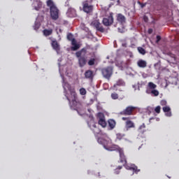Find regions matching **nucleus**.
<instances>
[{
    "instance_id": "1",
    "label": "nucleus",
    "mask_w": 179,
    "mask_h": 179,
    "mask_svg": "<svg viewBox=\"0 0 179 179\" xmlns=\"http://www.w3.org/2000/svg\"><path fill=\"white\" fill-rule=\"evenodd\" d=\"M64 95L69 103L71 108L73 110H76L79 106H80V102L78 99V95L76 94V91L75 88L71 87L68 83H66L64 85Z\"/></svg>"
},
{
    "instance_id": "2",
    "label": "nucleus",
    "mask_w": 179,
    "mask_h": 179,
    "mask_svg": "<svg viewBox=\"0 0 179 179\" xmlns=\"http://www.w3.org/2000/svg\"><path fill=\"white\" fill-rule=\"evenodd\" d=\"M97 142L100 145H103L104 149H106V150H110V152L115 150L116 152H118L120 153L123 150L122 148L117 145H113L111 147L108 148V146L111 143V139H110V138H108V136L99 137L97 140Z\"/></svg>"
},
{
    "instance_id": "3",
    "label": "nucleus",
    "mask_w": 179,
    "mask_h": 179,
    "mask_svg": "<svg viewBox=\"0 0 179 179\" xmlns=\"http://www.w3.org/2000/svg\"><path fill=\"white\" fill-rule=\"evenodd\" d=\"M87 53V50L86 48H83L80 50L76 52V57L78 58V64L80 68H83L86 64H87V57H86V54Z\"/></svg>"
},
{
    "instance_id": "4",
    "label": "nucleus",
    "mask_w": 179,
    "mask_h": 179,
    "mask_svg": "<svg viewBox=\"0 0 179 179\" xmlns=\"http://www.w3.org/2000/svg\"><path fill=\"white\" fill-rule=\"evenodd\" d=\"M47 6L50 8V17H52V20H57L58 17H59V10H58L54 1L48 0Z\"/></svg>"
},
{
    "instance_id": "5",
    "label": "nucleus",
    "mask_w": 179,
    "mask_h": 179,
    "mask_svg": "<svg viewBox=\"0 0 179 179\" xmlns=\"http://www.w3.org/2000/svg\"><path fill=\"white\" fill-rule=\"evenodd\" d=\"M135 110H136V107L129 106H127L122 111L120 112V115H134V113Z\"/></svg>"
},
{
    "instance_id": "6",
    "label": "nucleus",
    "mask_w": 179,
    "mask_h": 179,
    "mask_svg": "<svg viewBox=\"0 0 179 179\" xmlns=\"http://www.w3.org/2000/svg\"><path fill=\"white\" fill-rule=\"evenodd\" d=\"M113 66H108L101 69V73L106 79H110L113 75Z\"/></svg>"
},
{
    "instance_id": "7",
    "label": "nucleus",
    "mask_w": 179,
    "mask_h": 179,
    "mask_svg": "<svg viewBox=\"0 0 179 179\" xmlns=\"http://www.w3.org/2000/svg\"><path fill=\"white\" fill-rule=\"evenodd\" d=\"M98 124L101 125L102 128H106L107 127V122H106V117L104 114L99 113H98Z\"/></svg>"
},
{
    "instance_id": "8",
    "label": "nucleus",
    "mask_w": 179,
    "mask_h": 179,
    "mask_svg": "<svg viewBox=\"0 0 179 179\" xmlns=\"http://www.w3.org/2000/svg\"><path fill=\"white\" fill-rule=\"evenodd\" d=\"M91 26L95 27L97 31H100L101 33H104V28L101 26V24L99 20H95L91 22Z\"/></svg>"
},
{
    "instance_id": "9",
    "label": "nucleus",
    "mask_w": 179,
    "mask_h": 179,
    "mask_svg": "<svg viewBox=\"0 0 179 179\" xmlns=\"http://www.w3.org/2000/svg\"><path fill=\"white\" fill-rule=\"evenodd\" d=\"M103 24L104 26H111L113 23H114V17H113V14H110V15L103 19Z\"/></svg>"
},
{
    "instance_id": "10",
    "label": "nucleus",
    "mask_w": 179,
    "mask_h": 179,
    "mask_svg": "<svg viewBox=\"0 0 179 179\" xmlns=\"http://www.w3.org/2000/svg\"><path fill=\"white\" fill-rule=\"evenodd\" d=\"M83 11L85 12V13H90L93 12V6L89 4L87 1H85L83 3Z\"/></svg>"
},
{
    "instance_id": "11",
    "label": "nucleus",
    "mask_w": 179,
    "mask_h": 179,
    "mask_svg": "<svg viewBox=\"0 0 179 179\" xmlns=\"http://www.w3.org/2000/svg\"><path fill=\"white\" fill-rule=\"evenodd\" d=\"M51 45L53 50L56 51L57 54H59V51H61V46L59 45V43H58V41H57V40L52 41Z\"/></svg>"
},
{
    "instance_id": "12",
    "label": "nucleus",
    "mask_w": 179,
    "mask_h": 179,
    "mask_svg": "<svg viewBox=\"0 0 179 179\" xmlns=\"http://www.w3.org/2000/svg\"><path fill=\"white\" fill-rule=\"evenodd\" d=\"M85 77L86 79H90L92 80L94 78V73L92 70H87L85 72Z\"/></svg>"
},
{
    "instance_id": "13",
    "label": "nucleus",
    "mask_w": 179,
    "mask_h": 179,
    "mask_svg": "<svg viewBox=\"0 0 179 179\" xmlns=\"http://www.w3.org/2000/svg\"><path fill=\"white\" fill-rule=\"evenodd\" d=\"M119 155H120V163H122L123 166H125V164H127V157H125V155L124 154V150L120 151L119 152Z\"/></svg>"
},
{
    "instance_id": "14",
    "label": "nucleus",
    "mask_w": 179,
    "mask_h": 179,
    "mask_svg": "<svg viewBox=\"0 0 179 179\" xmlns=\"http://www.w3.org/2000/svg\"><path fill=\"white\" fill-rule=\"evenodd\" d=\"M124 167L127 170H131L132 171H134V173H136V174H138V173L141 171V170L138 169V166H135L134 164L131 165V166L125 164Z\"/></svg>"
},
{
    "instance_id": "15",
    "label": "nucleus",
    "mask_w": 179,
    "mask_h": 179,
    "mask_svg": "<svg viewBox=\"0 0 179 179\" xmlns=\"http://www.w3.org/2000/svg\"><path fill=\"white\" fill-rule=\"evenodd\" d=\"M69 17H75L76 16V10L73 8H69L66 13Z\"/></svg>"
},
{
    "instance_id": "16",
    "label": "nucleus",
    "mask_w": 179,
    "mask_h": 179,
    "mask_svg": "<svg viewBox=\"0 0 179 179\" xmlns=\"http://www.w3.org/2000/svg\"><path fill=\"white\" fill-rule=\"evenodd\" d=\"M108 125L109 129L112 130V129H114V128H115V126L117 125V122L113 119H109L108 120Z\"/></svg>"
},
{
    "instance_id": "17",
    "label": "nucleus",
    "mask_w": 179,
    "mask_h": 179,
    "mask_svg": "<svg viewBox=\"0 0 179 179\" xmlns=\"http://www.w3.org/2000/svg\"><path fill=\"white\" fill-rule=\"evenodd\" d=\"M125 128L127 129H131V128H135V123L131 120H127L125 122Z\"/></svg>"
},
{
    "instance_id": "18",
    "label": "nucleus",
    "mask_w": 179,
    "mask_h": 179,
    "mask_svg": "<svg viewBox=\"0 0 179 179\" xmlns=\"http://www.w3.org/2000/svg\"><path fill=\"white\" fill-rule=\"evenodd\" d=\"M71 45H73L71 47V51H78V50L80 48V45L77 43L76 40H73V42H71Z\"/></svg>"
},
{
    "instance_id": "19",
    "label": "nucleus",
    "mask_w": 179,
    "mask_h": 179,
    "mask_svg": "<svg viewBox=\"0 0 179 179\" xmlns=\"http://www.w3.org/2000/svg\"><path fill=\"white\" fill-rule=\"evenodd\" d=\"M137 65L138 68H146V66H148V63L143 59H139L137 62Z\"/></svg>"
},
{
    "instance_id": "20",
    "label": "nucleus",
    "mask_w": 179,
    "mask_h": 179,
    "mask_svg": "<svg viewBox=\"0 0 179 179\" xmlns=\"http://www.w3.org/2000/svg\"><path fill=\"white\" fill-rule=\"evenodd\" d=\"M162 110L164 113H166L165 115H166V117H171V108H170L169 106H164Z\"/></svg>"
},
{
    "instance_id": "21",
    "label": "nucleus",
    "mask_w": 179,
    "mask_h": 179,
    "mask_svg": "<svg viewBox=\"0 0 179 179\" xmlns=\"http://www.w3.org/2000/svg\"><path fill=\"white\" fill-rule=\"evenodd\" d=\"M117 22H119L120 23H125V16L122 15V14H118L117 17Z\"/></svg>"
},
{
    "instance_id": "22",
    "label": "nucleus",
    "mask_w": 179,
    "mask_h": 179,
    "mask_svg": "<svg viewBox=\"0 0 179 179\" xmlns=\"http://www.w3.org/2000/svg\"><path fill=\"white\" fill-rule=\"evenodd\" d=\"M145 128H146V124H145V123H143L142 125H141L138 129V132H140L141 134H145V132L146 131V130H145Z\"/></svg>"
},
{
    "instance_id": "23",
    "label": "nucleus",
    "mask_w": 179,
    "mask_h": 179,
    "mask_svg": "<svg viewBox=\"0 0 179 179\" xmlns=\"http://www.w3.org/2000/svg\"><path fill=\"white\" fill-rule=\"evenodd\" d=\"M43 35L45 36V37H48V36H51L52 34V29H44L43 31Z\"/></svg>"
},
{
    "instance_id": "24",
    "label": "nucleus",
    "mask_w": 179,
    "mask_h": 179,
    "mask_svg": "<svg viewBox=\"0 0 179 179\" xmlns=\"http://www.w3.org/2000/svg\"><path fill=\"white\" fill-rule=\"evenodd\" d=\"M117 86H125V83L122 80H119L117 81L116 84L114 85L113 87H117Z\"/></svg>"
},
{
    "instance_id": "25",
    "label": "nucleus",
    "mask_w": 179,
    "mask_h": 179,
    "mask_svg": "<svg viewBox=\"0 0 179 179\" xmlns=\"http://www.w3.org/2000/svg\"><path fill=\"white\" fill-rule=\"evenodd\" d=\"M148 87L149 89H151L152 90L156 89V87H157V85H156L155 83H153L152 82H150L148 84Z\"/></svg>"
},
{
    "instance_id": "26",
    "label": "nucleus",
    "mask_w": 179,
    "mask_h": 179,
    "mask_svg": "<svg viewBox=\"0 0 179 179\" xmlns=\"http://www.w3.org/2000/svg\"><path fill=\"white\" fill-rule=\"evenodd\" d=\"M94 129H92V131L94 132V134H100V132H101V130H100V129L97 128V127H96V124L93 125Z\"/></svg>"
},
{
    "instance_id": "27",
    "label": "nucleus",
    "mask_w": 179,
    "mask_h": 179,
    "mask_svg": "<svg viewBox=\"0 0 179 179\" xmlns=\"http://www.w3.org/2000/svg\"><path fill=\"white\" fill-rule=\"evenodd\" d=\"M67 40H69V41H71V43H73V40H76L75 39V38H73V35L71 33L67 34Z\"/></svg>"
},
{
    "instance_id": "28",
    "label": "nucleus",
    "mask_w": 179,
    "mask_h": 179,
    "mask_svg": "<svg viewBox=\"0 0 179 179\" xmlns=\"http://www.w3.org/2000/svg\"><path fill=\"white\" fill-rule=\"evenodd\" d=\"M138 51L142 55H145V54H146V50L142 47H138Z\"/></svg>"
},
{
    "instance_id": "29",
    "label": "nucleus",
    "mask_w": 179,
    "mask_h": 179,
    "mask_svg": "<svg viewBox=\"0 0 179 179\" xmlns=\"http://www.w3.org/2000/svg\"><path fill=\"white\" fill-rule=\"evenodd\" d=\"M94 62H96V59H94V58L90 59L88 61V65L90 66H92V65H94Z\"/></svg>"
},
{
    "instance_id": "30",
    "label": "nucleus",
    "mask_w": 179,
    "mask_h": 179,
    "mask_svg": "<svg viewBox=\"0 0 179 179\" xmlns=\"http://www.w3.org/2000/svg\"><path fill=\"white\" fill-rule=\"evenodd\" d=\"M124 136H125L124 134L118 133L116 134V139H117L118 141H121V139H122Z\"/></svg>"
},
{
    "instance_id": "31",
    "label": "nucleus",
    "mask_w": 179,
    "mask_h": 179,
    "mask_svg": "<svg viewBox=\"0 0 179 179\" xmlns=\"http://www.w3.org/2000/svg\"><path fill=\"white\" fill-rule=\"evenodd\" d=\"M111 99H113V100H117L118 99V94L114 92L111 94Z\"/></svg>"
},
{
    "instance_id": "32",
    "label": "nucleus",
    "mask_w": 179,
    "mask_h": 179,
    "mask_svg": "<svg viewBox=\"0 0 179 179\" xmlns=\"http://www.w3.org/2000/svg\"><path fill=\"white\" fill-rule=\"evenodd\" d=\"M86 89L85 88H80V94H81V96H85L86 94Z\"/></svg>"
},
{
    "instance_id": "33",
    "label": "nucleus",
    "mask_w": 179,
    "mask_h": 179,
    "mask_svg": "<svg viewBox=\"0 0 179 179\" xmlns=\"http://www.w3.org/2000/svg\"><path fill=\"white\" fill-rule=\"evenodd\" d=\"M137 3H138V5H140V6H141V8H142V9H143V8H145V6H146V5H147V3H141V1H137Z\"/></svg>"
},
{
    "instance_id": "34",
    "label": "nucleus",
    "mask_w": 179,
    "mask_h": 179,
    "mask_svg": "<svg viewBox=\"0 0 179 179\" xmlns=\"http://www.w3.org/2000/svg\"><path fill=\"white\" fill-rule=\"evenodd\" d=\"M151 94H153V96H157L159 94V91L154 89L151 91Z\"/></svg>"
},
{
    "instance_id": "35",
    "label": "nucleus",
    "mask_w": 179,
    "mask_h": 179,
    "mask_svg": "<svg viewBox=\"0 0 179 179\" xmlns=\"http://www.w3.org/2000/svg\"><path fill=\"white\" fill-rule=\"evenodd\" d=\"M160 110H161L160 106H158L155 108V113H157V114H160Z\"/></svg>"
},
{
    "instance_id": "36",
    "label": "nucleus",
    "mask_w": 179,
    "mask_h": 179,
    "mask_svg": "<svg viewBox=\"0 0 179 179\" xmlns=\"http://www.w3.org/2000/svg\"><path fill=\"white\" fill-rule=\"evenodd\" d=\"M122 169V166H119L115 170V173L118 174L120 173V170Z\"/></svg>"
},
{
    "instance_id": "37",
    "label": "nucleus",
    "mask_w": 179,
    "mask_h": 179,
    "mask_svg": "<svg viewBox=\"0 0 179 179\" xmlns=\"http://www.w3.org/2000/svg\"><path fill=\"white\" fill-rule=\"evenodd\" d=\"M161 106H166L167 101L166 100H162L160 102Z\"/></svg>"
},
{
    "instance_id": "38",
    "label": "nucleus",
    "mask_w": 179,
    "mask_h": 179,
    "mask_svg": "<svg viewBox=\"0 0 179 179\" xmlns=\"http://www.w3.org/2000/svg\"><path fill=\"white\" fill-rule=\"evenodd\" d=\"M162 40V37L159 35L157 36V41L156 43H159Z\"/></svg>"
},
{
    "instance_id": "39",
    "label": "nucleus",
    "mask_w": 179,
    "mask_h": 179,
    "mask_svg": "<svg viewBox=\"0 0 179 179\" xmlns=\"http://www.w3.org/2000/svg\"><path fill=\"white\" fill-rule=\"evenodd\" d=\"M152 33H153V29H148V34H152Z\"/></svg>"
},
{
    "instance_id": "40",
    "label": "nucleus",
    "mask_w": 179,
    "mask_h": 179,
    "mask_svg": "<svg viewBox=\"0 0 179 179\" xmlns=\"http://www.w3.org/2000/svg\"><path fill=\"white\" fill-rule=\"evenodd\" d=\"M122 120H123V121H128V120H129V117H122Z\"/></svg>"
},
{
    "instance_id": "41",
    "label": "nucleus",
    "mask_w": 179,
    "mask_h": 179,
    "mask_svg": "<svg viewBox=\"0 0 179 179\" xmlns=\"http://www.w3.org/2000/svg\"><path fill=\"white\" fill-rule=\"evenodd\" d=\"M146 93H148V94L150 93L149 90H146Z\"/></svg>"
},
{
    "instance_id": "42",
    "label": "nucleus",
    "mask_w": 179,
    "mask_h": 179,
    "mask_svg": "<svg viewBox=\"0 0 179 179\" xmlns=\"http://www.w3.org/2000/svg\"><path fill=\"white\" fill-rule=\"evenodd\" d=\"M144 21L146 22V20L145 19V17H144Z\"/></svg>"
},
{
    "instance_id": "43",
    "label": "nucleus",
    "mask_w": 179,
    "mask_h": 179,
    "mask_svg": "<svg viewBox=\"0 0 179 179\" xmlns=\"http://www.w3.org/2000/svg\"><path fill=\"white\" fill-rule=\"evenodd\" d=\"M150 120H153V118H150Z\"/></svg>"
}]
</instances>
